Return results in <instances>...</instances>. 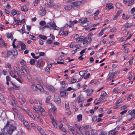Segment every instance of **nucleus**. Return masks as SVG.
I'll return each instance as SVG.
<instances>
[{
  "label": "nucleus",
  "mask_w": 135,
  "mask_h": 135,
  "mask_svg": "<svg viewBox=\"0 0 135 135\" xmlns=\"http://www.w3.org/2000/svg\"><path fill=\"white\" fill-rule=\"evenodd\" d=\"M115 75V74L114 73L113 70L110 71L108 76V79L109 80H111V79L114 78Z\"/></svg>",
  "instance_id": "6"
},
{
  "label": "nucleus",
  "mask_w": 135,
  "mask_h": 135,
  "mask_svg": "<svg viewBox=\"0 0 135 135\" xmlns=\"http://www.w3.org/2000/svg\"><path fill=\"white\" fill-rule=\"evenodd\" d=\"M49 23H47L46 25L43 27V28H50Z\"/></svg>",
  "instance_id": "58"
},
{
  "label": "nucleus",
  "mask_w": 135,
  "mask_h": 135,
  "mask_svg": "<svg viewBox=\"0 0 135 135\" xmlns=\"http://www.w3.org/2000/svg\"><path fill=\"white\" fill-rule=\"evenodd\" d=\"M135 1V0H131V2H129V3H128L127 5L128 6H129L132 4Z\"/></svg>",
  "instance_id": "50"
},
{
  "label": "nucleus",
  "mask_w": 135,
  "mask_h": 135,
  "mask_svg": "<svg viewBox=\"0 0 135 135\" xmlns=\"http://www.w3.org/2000/svg\"><path fill=\"white\" fill-rule=\"evenodd\" d=\"M12 55V51H8L7 53V57H8L9 56Z\"/></svg>",
  "instance_id": "51"
},
{
  "label": "nucleus",
  "mask_w": 135,
  "mask_h": 135,
  "mask_svg": "<svg viewBox=\"0 0 135 135\" xmlns=\"http://www.w3.org/2000/svg\"><path fill=\"white\" fill-rule=\"evenodd\" d=\"M79 75L81 76H84V72L83 71H80L79 73Z\"/></svg>",
  "instance_id": "45"
},
{
  "label": "nucleus",
  "mask_w": 135,
  "mask_h": 135,
  "mask_svg": "<svg viewBox=\"0 0 135 135\" xmlns=\"http://www.w3.org/2000/svg\"><path fill=\"white\" fill-rule=\"evenodd\" d=\"M60 129L61 131L64 132H67V131L66 130V129L64 127H62L61 128H60Z\"/></svg>",
  "instance_id": "48"
},
{
  "label": "nucleus",
  "mask_w": 135,
  "mask_h": 135,
  "mask_svg": "<svg viewBox=\"0 0 135 135\" xmlns=\"http://www.w3.org/2000/svg\"><path fill=\"white\" fill-rule=\"evenodd\" d=\"M53 125L54 127L55 128L57 127V124L56 123L55 121V120L54 119V118L52 117V118L51 119Z\"/></svg>",
  "instance_id": "20"
},
{
  "label": "nucleus",
  "mask_w": 135,
  "mask_h": 135,
  "mask_svg": "<svg viewBox=\"0 0 135 135\" xmlns=\"http://www.w3.org/2000/svg\"><path fill=\"white\" fill-rule=\"evenodd\" d=\"M46 24V22L45 21H41L40 22V24L41 26H44Z\"/></svg>",
  "instance_id": "47"
},
{
  "label": "nucleus",
  "mask_w": 135,
  "mask_h": 135,
  "mask_svg": "<svg viewBox=\"0 0 135 135\" xmlns=\"http://www.w3.org/2000/svg\"><path fill=\"white\" fill-rule=\"evenodd\" d=\"M38 110L41 113L45 111L44 109L40 106H38Z\"/></svg>",
  "instance_id": "44"
},
{
  "label": "nucleus",
  "mask_w": 135,
  "mask_h": 135,
  "mask_svg": "<svg viewBox=\"0 0 135 135\" xmlns=\"http://www.w3.org/2000/svg\"><path fill=\"white\" fill-rule=\"evenodd\" d=\"M51 98L50 97H47L46 98V103H48L49 102Z\"/></svg>",
  "instance_id": "57"
},
{
  "label": "nucleus",
  "mask_w": 135,
  "mask_h": 135,
  "mask_svg": "<svg viewBox=\"0 0 135 135\" xmlns=\"http://www.w3.org/2000/svg\"><path fill=\"white\" fill-rule=\"evenodd\" d=\"M84 40H86L88 43H90L91 41V38L89 37H85Z\"/></svg>",
  "instance_id": "38"
},
{
  "label": "nucleus",
  "mask_w": 135,
  "mask_h": 135,
  "mask_svg": "<svg viewBox=\"0 0 135 135\" xmlns=\"http://www.w3.org/2000/svg\"><path fill=\"white\" fill-rule=\"evenodd\" d=\"M50 27H52L53 29L55 30H58L59 28L57 27L54 22H50L49 23Z\"/></svg>",
  "instance_id": "8"
},
{
  "label": "nucleus",
  "mask_w": 135,
  "mask_h": 135,
  "mask_svg": "<svg viewBox=\"0 0 135 135\" xmlns=\"http://www.w3.org/2000/svg\"><path fill=\"white\" fill-rule=\"evenodd\" d=\"M80 21L79 22L81 23V26L84 27H85L88 26L90 24V22L89 21H87V18H86L85 20H81L80 19L79 20Z\"/></svg>",
  "instance_id": "5"
},
{
  "label": "nucleus",
  "mask_w": 135,
  "mask_h": 135,
  "mask_svg": "<svg viewBox=\"0 0 135 135\" xmlns=\"http://www.w3.org/2000/svg\"><path fill=\"white\" fill-rule=\"evenodd\" d=\"M31 88L33 91H36L38 88L37 86L35 84H33L31 85Z\"/></svg>",
  "instance_id": "14"
},
{
  "label": "nucleus",
  "mask_w": 135,
  "mask_h": 135,
  "mask_svg": "<svg viewBox=\"0 0 135 135\" xmlns=\"http://www.w3.org/2000/svg\"><path fill=\"white\" fill-rule=\"evenodd\" d=\"M54 101L55 103L58 105H61V100L59 96L57 94H55L54 97Z\"/></svg>",
  "instance_id": "4"
},
{
  "label": "nucleus",
  "mask_w": 135,
  "mask_h": 135,
  "mask_svg": "<svg viewBox=\"0 0 135 135\" xmlns=\"http://www.w3.org/2000/svg\"><path fill=\"white\" fill-rule=\"evenodd\" d=\"M4 128L6 129L8 135H12V132L16 129V128L11 122L8 121L7 122Z\"/></svg>",
  "instance_id": "1"
},
{
  "label": "nucleus",
  "mask_w": 135,
  "mask_h": 135,
  "mask_svg": "<svg viewBox=\"0 0 135 135\" xmlns=\"http://www.w3.org/2000/svg\"><path fill=\"white\" fill-rule=\"evenodd\" d=\"M113 4L111 3H109L107 4L106 5V6L108 8H109L111 7L109 9H112L114 8L113 6H112Z\"/></svg>",
  "instance_id": "23"
},
{
  "label": "nucleus",
  "mask_w": 135,
  "mask_h": 135,
  "mask_svg": "<svg viewBox=\"0 0 135 135\" xmlns=\"http://www.w3.org/2000/svg\"><path fill=\"white\" fill-rule=\"evenodd\" d=\"M91 135H97V133L96 131L91 129Z\"/></svg>",
  "instance_id": "31"
},
{
  "label": "nucleus",
  "mask_w": 135,
  "mask_h": 135,
  "mask_svg": "<svg viewBox=\"0 0 135 135\" xmlns=\"http://www.w3.org/2000/svg\"><path fill=\"white\" fill-rule=\"evenodd\" d=\"M68 127L69 130L71 131H74V128L72 126H70L69 124H66Z\"/></svg>",
  "instance_id": "30"
},
{
  "label": "nucleus",
  "mask_w": 135,
  "mask_h": 135,
  "mask_svg": "<svg viewBox=\"0 0 135 135\" xmlns=\"http://www.w3.org/2000/svg\"><path fill=\"white\" fill-rule=\"evenodd\" d=\"M17 14V13L15 9H13L12 11L11 14L13 16Z\"/></svg>",
  "instance_id": "43"
},
{
  "label": "nucleus",
  "mask_w": 135,
  "mask_h": 135,
  "mask_svg": "<svg viewBox=\"0 0 135 135\" xmlns=\"http://www.w3.org/2000/svg\"><path fill=\"white\" fill-rule=\"evenodd\" d=\"M85 135H89V133L88 131L85 130Z\"/></svg>",
  "instance_id": "64"
},
{
  "label": "nucleus",
  "mask_w": 135,
  "mask_h": 135,
  "mask_svg": "<svg viewBox=\"0 0 135 135\" xmlns=\"http://www.w3.org/2000/svg\"><path fill=\"white\" fill-rule=\"evenodd\" d=\"M38 89L40 90V91L42 93H44V89L42 87H41L40 88H39Z\"/></svg>",
  "instance_id": "41"
},
{
  "label": "nucleus",
  "mask_w": 135,
  "mask_h": 135,
  "mask_svg": "<svg viewBox=\"0 0 135 135\" xmlns=\"http://www.w3.org/2000/svg\"><path fill=\"white\" fill-rule=\"evenodd\" d=\"M35 62V60L34 59H31L30 61V63L31 65H33Z\"/></svg>",
  "instance_id": "56"
},
{
  "label": "nucleus",
  "mask_w": 135,
  "mask_h": 135,
  "mask_svg": "<svg viewBox=\"0 0 135 135\" xmlns=\"http://www.w3.org/2000/svg\"><path fill=\"white\" fill-rule=\"evenodd\" d=\"M86 49V48H85L81 50V51L80 52V54L81 55H82L85 52Z\"/></svg>",
  "instance_id": "59"
},
{
  "label": "nucleus",
  "mask_w": 135,
  "mask_h": 135,
  "mask_svg": "<svg viewBox=\"0 0 135 135\" xmlns=\"http://www.w3.org/2000/svg\"><path fill=\"white\" fill-rule=\"evenodd\" d=\"M78 103H79L81 102L84 100V98L83 95H80L78 97Z\"/></svg>",
  "instance_id": "18"
},
{
  "label": "nucleus",
  "mask_w": 135,
  "mask_h": 135,
  "mask_svg": "<svg viewBox=\"0 0 135 135\" xmlns=\"http://www.w3.org/2000/svg\"><path fill=\"white\" fill-rule=\"evenodd\" d=\"M42 62V60L39 59L38 60L37 62V66L39 67L41 69H42L43 67L41 66V63Z\"/></svg>",
  "instance_id": "13"
},
{
  "label": "nucleus",
  "mask_w": 135,
  "mask_h": 135,
  "mask_svg": "<svg viewBox=\"0 0 135 135\" xmlns=\"http://www.w3.org/2000/svg\"><path fill=\"white\" fill-rule=\"evenodd\" d=\"M130 16L129 15L126 16L125 14L124 13L122 15V18L124 20H127L128 19Z\"/></svg>",
  "instance_id": "26"
},
{
  "label": "nucleus",
  "mask_w": 135,
  "mask_h": 135,
  "mask_svg": "<svg viewBox=\"0 0 135 135\" xmlns=\"http://www.w3.org/2000/svg\"><path fill=\"white\" fill-rule=\"evenodd\" d=\"M83 1H76L73 3V8L75 10H78L80 8V6L82 3Z\"/></svg>",
  "instance_id": "3"
},
{
  "label": "nucleus",
  "mask_w": 135,
  "mask_h": 135,
  "mask_svg": "<svg viewBox=\"0 0 135 135\" xmlns=\"http://www.w3.org/2000/svg\"><path fill=\"white\" fill-rule=\"evenodd\" d=\"M30 38L32 40H35L36 39V37L35 36L32 35H30Z\"/></svg>",
  "instance_id": "53"
},
{
  "label": "nucleus",
  "mask_w": 135,
  "mask_h": 135,
  "mask_svg": "<svg viewBox=\"0 0 135 135\" xmlns=\"http://www.w3.org/2000/svg\"><path fill=\"white\" fill-rule=\"evenodd\" d=\"M128 113L129 114L126 115V117L127 118L128 120L127 122L135 118V109H134L132 111L129 110Z\"/></svg>",
  "instance_id": "2"
},
{
  "label": "nucleus",
  "mask_w": 135,
  "mask_h": 135,
  "mask_svg": "<svg viewBox=\"0 0 135 135\" xmlns=\"http://www.w3.org/2000/svg\"><path fill=\"white\" fill-rule=\"evenodd\" d=\"M76 81V79L74 78H72L71 79L70 82V84H72L75 83Z\"/></svg>",
  "instance_id": "42"
},
{
  "label": "nucleus",
  "mask_w": 135,
  "mask_h": 135,
  "mask_svg": "<svg viewBox=\"0 0 135 135\" xmlns=\"http://www.w3.org/2000/svg\"><path fill=\"white\" fill-rule=\"evenodd\" d=\"M41 16H44L46 14V11L44 8L42 7L39 12Z\"/></svg>",
  "instance_id": "9"
},
{
  "label": "nucleus",
  "mask_w": 135,
  "mask_h": 135,
  "mask_svg": "<svg viewBox=\"0 0 135 135\" xmlns=\"http://www.w3.org/2000/svg\"><path fill=\"white\" fill-rule=\"evenodd\" d=\"M18 44L19 45H21V49L22 50H24L26 49V46L22 42L19 41L18 42Z\"/></svg>",
  "instance_id": "10"
},
{
  "label": "nucleus",
  "mask_w": 135,
  "mask_h": 135,
  "mask_svg": "<svg viewBox=\"0 0 135 135\" xmlns=\"http://www.w3.org/2000/svg\"><path fill=\"white\" fill-rule=\"evenodd\" d=\"M0 100L4 104H6V101L4 99V97L3 95H0Z\"/></svg>",
  "instance_id": "21"
},
{
  "label": "nucleus",
  "mask_w": 135,
  "mask_h": 135,
  "mask_svg": "<svg viewBox=\"0 0 135 135\" xmlns=\"http://www.w3.org/2000/svg\"><path fill=\"white\" fill-rule=\"evenodd\" d=\"M0 41L1 42L2 44H3V46H5V47L6 46H7V44L4 41L3 39H1Z\"/></svg>",
  "instance_id": "39"
},
{
  "label": "nucleus",
  "mask_w": 135,
  "mask_h": 135,
  "mask_svg": "<svg viewBox=\"0 0 135 135\" xmlns=\"http://www.w3.org/2000/svg\"><path fill=\"white\" fill-rule=\"evenodd\" d=\"M23 124L24 126H26V128L28 129H29L30 128V125H29L28 123L27 122L23 121Z\"/></svg>",
  "instance_id": "29"
},
{
  "label": "nucleus",
  "mask_w": 135,
  "mask_h": 135,
  "mask_svg": "<svg viewBox=\"0 0 135 135\" xmlns=\"http://www.w3.org/2000/svg\"><path fill=\"white\" fill-rule=\"evenodd\" d=\"M132 26V23H127V25L125 26L124 30H123V31H125L126 32L127 30V28H128Z\"/></svg>",
  "instance_id": "19"
},
{
  "label": "nucleus",
  "mask_w": 135,
  "mask_h": 135,
  "mask_svg": "<svg viewBox=\"0 0 135 135\" xmlns=\"http://www.w3.org/2000/svg\"><path fill=\"white\" fill-rule=\"evenodd\" d=\"M23 70H21V69L19 70V71L20 72L21 74L22 75H25V73L23 71Z\"/></svg>",
  "instance_id": "55"
},
{
  "label": "nucleus",
  "mask_w": 135,
  "mask_h": 135,
  "mask_svg": "<svg viewBox=\"0 0 135 135\" xmlns=\"http://www.w3.org/2000/svg\"><path fill=\"white\" fill-rule=\"evenodd\" d=\"M75 47L76 48L78 49H80L81 48V47L80 45L79 44H76L75 45Z\"/></svg>",
  "instance_id": "52"
},
{
  "label": "nucleus",
  "mask_w": 135,
  "mask_h": 135,
  "mask_svg": "<svg viewBox=\"0 0 135 135\" xmlns=\"http://www.w3.org/2000/svg\"><path fill=\"white\" fill-rule=\"evenodd\" d=\"M65 110L66 113L68 115H70L71 113V112L70 109V108L66 109Z\"/></svg>",
  "instance_id": "36"
},
{
  "label": "nucleus",
  "mask_w": 135,
  "mask_h": 135,
  "mask_svg": "<svg viewBox=\"0 0 135 135\" xmlns=\"http://www.w3.org/2000/svg\"><path fill=\"white\" fill-rule=\"evenodd\" d=\"M78 21H77L75 20L73 21H69L70 24L69 25V27H72L73 26L74 24H76L77 23Z\"/></svg>",
  "instance_id": "16"
},
{
  "label": "nucleus",
  "mask_w": 135,
  "mask_h": 135,
  "mask_svg": "<svg viewBox=\"0 0 135 135\" xmlns=\"http://www.w3.org/2000/svg\"><path fill=\"white\" fill-rule=\"evenodd\" d=\"M116 5L117 6V8L118 9H119L120 8V4L119 3H117L116 4Z\"/></svg>",
  "instance_id": "61"
},
{
  "label": "nucleus",
  "mask_w": 135,
  "mask_h": 135,
  "mask_svg": "<svg viewBox=\"0 0 135 135\" xmlns=\"http://www.w3.org/2000/svg\"><path fill=\"white\" fill-rule=\"evenodd\" d=\"M116 30L117 29L115 27H114L113 28L110 30V31L112 32H115Z\"/></svg>",
  "instance_id": "49"
},
{
  "label": "nucleus",
  "mask_w": 135,
  "mask_h": 135,
  "mask_svg": "<svg viewBox=\"0 0 135 135\" xmlns=\"http://www.w3.org/2000/svg\"><path fill=\"white\" fill-rule=\"evenodd\" d=\"M82 116L81 114H79L77 116V118L78 121V122L82 120Z\"/></svg>",
  "instance_id": "33"
},
{
  "label": "nucleus",
  "mask_w": 135,
  "mask_h": 135,
  "mask_svg": "<svg viewBox=\"0 0 135 135\" xmlns=\"http://www.w3.org/2000/svg\"><path fill=\"white\" fill-rule=\"evenodd\" d=\"M124 100V99L123 98H122L117 101L116 102L115 104H118L122 103Z\"/></svg>",
  "instance_id": "25"
},
{
  "label": "nucleus",
  "mask_w": 135,
  "mask_h": 135,
  "mask_svg": "<svg viewBox=\"0 0 135 135\" xmlns=\"http://www.w3.org/2000/svg\"><path fill=\"white\" fill-rule=\"evenodd\" d=\"M21 70H25L26 72L27 73L28 75H29L28 74L29 72V70L27 67H25L23 66H22L21 67Z\"/></svg>",
  "instance_id": "24"
},
{
  "label": "nucleus",
  "mask_w": 135,
  "mask_h": 135,
  "mask_svg": "<svg viewBox=\"0 0 135 135\" xmlns=\"http://www.w3.org/2000/svg\"><path fill=\"white\" fill-rule=\"evenodd\" d=\"M39 36V37L41 39H43L45 40H46L47 38V37L46 36H45L42 35H40Z\"/></svg>",
  "instance_id": "37"
},
{
  "label": "nucleus",
  "mask_w": 135,
  "mask_h": 135,
  "mask_svg": "<svg viewBox=\"0 0 135 135\" xmlns=\"http://www.w3.org/2000/svg\"><path fill=\"white\" fill-rule=\"evenodd\" d=\"M107 97H103L102 98H99L100 100H99L100 102H103L105 101H107Z\"/></svg>",
  "instance_id": "27"
},
{
  "label": "nucleus",
  "mask_w": 135,
  "mask_h": 135,
  "mask_svg": "<svg viewBox=\"0 0 135 135\" xmlns=\"http://www.w3.org/2000/svg\"><path fill=\"white\" fill-rule=\"evenodd\" d=\"M46 87L51 92L54 93L55 91V89L52 85L48 84L46 85Z\"/></svg>",
  "instance_id": "7"
},
{
  "label": "nucleus",
  "mask_w": 135,
  "mask_h": 135,
  "mask_svg": "<svg viewBox=\"0 0 135 135\" xmlns=\"http://www.w3.org/2000/svg\"><path fill=\"white\" fill-rule=\"evenodd\" d=\"M33 108L36 112V113H37V112L38 110V108H36L35 107L33 106Z\"/></svg>",
  "instance_id": "60"
},
{
  "label": "nucleus",
  "mask_w": 135,
  "mask_h": 135,
  "mask_svg": "<svg viewBox=\"0 0 135 135\" xmlns=\"http://www.w3.org/2000/svg\"><path fill=\"white\" fill-rule=\"evenodd\" d=\"M64 8L66 10L69 11L72 8L71 5H66L64 6Z\"/></svg>",
  "instance_id": "15"
},
{
  "label": "nucleus",
  "mask_w": 135,
  "mask_h": 135,
  "mask_svg": "<svg viewBox=\"0 0 135 135\" xmlns=\"http://www.w3.org/2000/svg\"><path fill=\"white\" fill-rule=\"evenodd\" d=\"M107 95L105 91H103L101 94V95L100 96V98H101L102 97H105Z\"/></svg>",
  "instance_id": "35"
},
{
  "label": "nucleus",
  "mask_w": 135,
  "mask_h": 135,
  "mask_svg": "<svg viewBox=\"0 0 135 135\" xmlns=\"http://www.w3.org/2000/svg\"><path fill=\"white\" fill-rule=\"evenodd\" d=\"M97 120V116H95L93 117H92V120L93 121H94V122L96 121Z\"/></svg>",
  "instance_id": "62"
},
{
  "label": "nucleus",
  "mask_w": 135,
  "mask_h": 135,
  "mask_svg": "<svg viewBox=\"0 0 135 135\" xmlns=\"http://www.w3.org/2000/svg\"><path fill=\"white\" fill-rule=\"evenodd\" d=\"M17 116L18 119L21 121H24L25 119L23 116L20 115L18 113H17Z\"/></svg>",
  "instance_id": "11"
},
{
  "label": "nucleus",
  "mask_w": 135,
  "mask_h": 135,
  "mask_svg": "<svg viewBox=\"0 0 135 135\" xmlns=\"http://www.w3.org/2000/svg\"><path fill=\"white\" fill-rule=\"evenodd\" d=\"M65 108L66 109L70 108L69 103V102H66L65 103Z\"/></svg>",
  "instance_id": "34"
},
{
  "label": "nucleus",
  "mask_w": 135,
  "mask_h": 135,
  "mask_svg": "<svg viewBox=\"0 0 135 135\" xmlns=\"http://www.w3.org/2000/svg\"><path fill=\"white\" fill-rule=\"evenodd\" d=\"M108 133L107 131H101L99 133V135H107Z\"/></svg>",
  "instance_id": "32"
},
{
  "label": "nucleus",
  "mask_w": 135,
  "mask_h": 135,
  "mask_svg": "<svg viewBox=\"0 0 135 135\" xmlns=\"http://www.w3.org/2000/svg\"><path fill=\"white\" fill-rule=\"evenodd\" d=\"M22 109H23L24 110L25 112H26V113H27L29 111L28 109L27 108H25L24 107H23Z\"/></svg>",
  "instance_id": "54"
},
{
  "label": "nucleus",
  "mask_w": 135,
  "mask_h": 135,
  "mask_svg": "<svg viewBox=\"0 0 135 135\" xmlns=\"http://www.w3.org/2000/svg\"><path fill=\"white\" fill-rule=\"evenodd\" d=\"M128 107V106L127 105H125L121 107V109L122 110H124L126 109Z\"/></svg>",
  "instance_id": "40"
},
{
  "label": "nucleus",
  "mask_w": 135,
  "mask_h": 135,
  "mask_svg": "<svg viewBox=\"0 0 135 135\" xmlns=\"http://www.w3.org/2000/svg\"><path fill=\"white\" fill-rule=\"evenodd\" d=\"M12 55L15 57H16L18 55V52L17 50L16 49H14L12 51Z\"/></svg>",
  "instance_id": "17"
},
{
  "label": "nucleus",
  "mask_w": 135,
  "mask_h": 135,
  "mask_svg": "<svg viewBox=\"0 0 135 135\" xmlns=\"http://www.w3.org/2000/svg\"><path fill=\"white\" fill-rule=\"evenodd\" d=\"M20 63L22 65H25L26 64V62L23 60L22 59L20 61Z\"/></svg>",
  "instance_id": "46"
},
{
  "label": "nucleus",
  "mask_w": 135,
  "mask_h": 135,
  "mask_svg": "<svg viewBox=\"0 0 135 135\" xmlns=\"http://www.w3.org/2000/svg\"><path fill=\"white\" fill-rule=\"evenodd\" d=\"M90 76V74L89 73H88L87 74V75L85 76L84 77V79H87L88 78H89Z\"/></svg>",
  "instance_id": "63"
},
{
  "label": "nucleus",
  "mask_w": 135,
  "mask_h": 135,
  "mask_svg": "<svg viewBox=\"0 0 135 135\" xmlns=\"http://www.w3.org/2000/svg\"><path fill=\"white\" fill-rule=\"evenodd\" d=\"M27 114L30 117L32 118V119L33 120L35 119V117L31 112L29 111L27 113Z\"/></svg>",
  "instance_id": "22"
},
{
  "label": "nucleus",
  "mask_w": 135,
  "mask_h": 135,
  "mask_svg": "<svg viewBox=\"0 0 135 135\" xmlns=\"http://www.w3.org/2000/svg\"><path fill=\"white\" fill-rule=\"evenodd\" d=\"M66 90H60V95L61 97H65L67 95L66 94H68V93L66 92Z\"/></svg>",
  "instance_id": "12"
},
{
  "label": "nucleus",
  "mask_w": 135,
  "mask_h": 135,
  "mask_svg": "<svg viewBox=\"0 0 135 135\" xmlns=\"http://www.w3.org/2000/svg\"><path fill=\"white\" fill-rule=\"evenodd\" d=\"M9 72L11 76H12L13 78H15L16 77V76L14 74L12 70H9Z\"/></svg>",
  "instance_id": "28"
}]
</instances>
